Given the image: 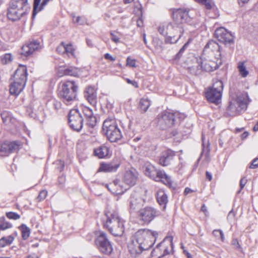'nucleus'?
<instances>
[{"label": "nucleus", "mask_w": 258, "mask_h": 258, "mask_svg": "<svg viewBox=\"0 0 258 258\" xmlns=\"http://www.w3.org/2000/svg\"><path fill=\"white\" fill-rule=\"evenodd\" d=\"M104 58L106 59L110 60L111 61H114L115 60V58L113 57L112 55H111L109 53H105L104 54Z\"/></svg>", "instance_id": "obj_60"}, {"label": "nucleus", "mask_w": 258, "mask_h": 258, "mask_svg": "<svg viewBox=\"0 0 258 258\" xmlns=\"http://www.w3.org/2000/svg\"><path fill=\"white\" fill-rule=\"evenodd\" d=\"M126 66L136 68V64L135 60L132 59L130 57H128L126 59Z\"/></svg>", "instance_id": "obj_51"}, {"label": "nucleus", "mask_w": 258, "mask_h": 258, "mask_svg": "<svg viewBox=\"0 0 258 258\" xmlns=\"http://www.w3.org/2000/svg\"><path fill=\"white\" fill-rule=\"evenodd\" d=\"M14 240V238L12 235L2 237L0 239V247H4L7 245H10Z\"/></svg>", "instance_id": "obj_34"}, {"label": "nucleus", "mask_w": 258, "mask_h": 258, "mask_svg": "<svg viewBox=\"0 0 258 258\" xmlns=\"http://www.w3.org/2000/svg\"><path fill=\"white\" fill-rule=\"evenodd\" d=\"M69 123L74 131L80 132L83 126V118L78 109L71 110L68 115Z\"/></svg>", "instance_id": "obj_13"}, {"label": "nucleus", "mask_w": 258, "mask_h": 258, "mask_svg": "<svg viewBox=\"0 0 258 258\" xmlns=\"http://www.w3.org/2000/svg\"><path fill=\"white\" fill-rule=\"evenodd\" d=\"M148 176L155 181H161L165 184L169 186H171L172 181L170 177L163 171L158 170L156 167Z\"/></svg>", "instance_id": "obj_20"}, {"label": "nucleus", "mask_w": 258, "mask_h": 258, "mask_svg": "<svg viewBox=\"0 0 258 258\" xmlns=\"http://www.w3.org/2000/svg\"><path fill=\"white\" fill-rule=\"evenodd\" d=\"M158 233L157 231L141 229L137 231L131 238L128 244L130 253L136 257L144 250L149 249L154 244Z\"/></svg>", "instance_id": "obj_1"}, {"label": "nucleus", "mask_w": 258, "mask_h": 258, "mask_svg": "<svg viewBox=\"0 0 258 258\" xmlns=\"http://www.w3.org/2000/svg\"><path fill=\"white\" fill-rule=\"evenodd\" d=\"M156 199L158 204L163 206V210H165L168 202V197L165 191L162 189L159 190L156 194Z\"/></svg>", "instance_id": "obj_28"}, {"label": "nucleus", "mask_w": 258, "mask_h": 258, "mask_svg": "<svg viewBox=\"0 0 258 258\" xmlns=\"http://www.w3.org/2000/svg\"><path fill=\"white\" fill-rule=\"evenodd\" d=\"M6 216L8 218L12 220H18L20 218V215L16 213L9 212L6 213Z\"/></svg>", "instance_id": "obj_45"}, {"label": "nucleus", "mask_w": 258, "mask_h": 258, "mask_svg": "<svg viewBox=\"0 0 258 258\" xmlns=\"http://www.w3.org/2000/svg\"><path fill=\"white\" fill-rule=\"evenodd\" d=\"M237 69L239 72V74L242 77L245 78L248 75V71L247 70L244 62H239L237 66Z\"/></svg>", "instance_id": "obj_33"}, {"label": "nucleus", "mask_w": 258, "mask_h": 258, "mask_svg": "<svg viewBox=\"0 0 258 258\" xmlns=\"http://www.w3.org/2000/svg\"><path fill=\"white\" fill-rule=\"evenodd\" d=\"M29 8L28 0H11L8 8V19L12 21L19 20Z\"/></svg>", "instance_id": "obj_8"}, {"label": "nucleus", "mask_w": 258, "mask_h": 258, "mask_svg": "<svg viewBox=\"0 0 258 258\" xmlns=\"http://www.w3.org/2000/svg\"><path fill=\"white\" fill-rule=\"evenodd\" d=\"M258 167V158H256L252 160L251 161L250 165L249 166V168L251 169H255Z\"/></svg>", "instance_id": "obj_53"}, {"label": "nucleus", "mask_w": 258, "mask_h": 258, "mask_svg": "<svg viewBox=\"0 0 258 258\" xmlns=\"http://www.w3.org/2000/svg\"><path fill=\"white\" fill-rule=\"evenodd\" d=\"M110 35H111V40L114 41L115 43L119 42V38L117 37L115 34H114L113 32H110Z\"/></svg>", "instance_id": "obj_59"}, {"label": "nucleus", "mask_w": 258, "mask_h": 258, "mask_svg": "<svg viewBox=\"0 0 258 258\" xmlns=\"http://www.w3.org/2000/svg\"><path fill=\"white\" fill-rule=\"evenodd\" d=\"M198 65L197 68L199 70V68L204 71L210 72L216 70L218 68V65L215 61L211 60H202V58L199 59L196 58Z\"/></svg>", "instance_id": "obj_22"}, {"label": "nucleus", "mask_w": 258, "mask_h": 258, "mask_svg": "<svg viewBox=\"0 0 258 258\" xmlns=\"http://www.w3.org/2000/svg\"><path fill=\"white\" fill-rule=\"evenodd\" d=\"M184 118V114L178 111L171 112L164 111L158 115L157 126L160 130H166L178 123Z\"/></svg>", "instance_id": "obj_5"}, {"label": "nucleus", "mask_w": 258, "mask_h": 258, "mask_svg": "<svg viewBox=\"0 0 258 258\" xmlns=\"http://www.w3.org/2000/svg\"><path fill=\"white\" fill-rule=\"evenodd\" d=\"M83 112L85 117L86 125L93 128L97 123L96 117L94 115L91 109L88 107L83 108Z\"/></svg>", "instance_id": "obj_24"}, {"label": "nucleus", "mask_w": 258, "mask_h": 258, "mask_svg": "<svg viewBox=\"0 0 258 258\" xmlns=\"http://www.w3.org/2000/svg\"><path fill=\"white\" fill-rule=\"evenodd\" d=\"M250 0H236L237 4L240 7H244L250 2Z\"/></svg>", "instance_id": "obj_54"}, {"label": "nucleus", "mask_w": 258, "mask_h": 258, "mask_svg": "<svg viewBox=\"0 0 258 258\" xmlns=\"http://www.w3.org/2000/svg\"><path fill=\"white\" fill-rule=\"evenodd\" d=\"M203 151L202 152L201 154L203 155L204 153L205 154V156H207L209 154V153L210 152V149H209V144H208L206 147H205L204 143H203Z\"/></svg>", "instance_id": "obj_55"}, {"label": "nucleus", "mask_w": 258, "mask_h": 258, "mask_svg": "<svg viewBox=\"0 0 258 258\" xmlns=\"http://www.w3.org/2000/svg\"><path fill=\"white\" fill-rule=\"evenodd\" d=\"M109 151V148L105 145H101L94 149V153L99 158H104L108 155Z\"/></svg>", "instance_id": "obj_29"}, {"label": "nucleus", "mask_w": 258, "mask_h": 258, "mask_svg": "<svg viewBox=\"0 0 258 258\" xmlns=\"http://www.w3.org/2000/svg\"><path fill=\"white\" fill-rule=\"evenodd\" d=\"M53 106L55 109L58 110L61 108L62 104L60 101L55 100L53 102Z\"/></svg>", "instance_id": "obj_58"}, {"label": "nucleus", "mask_w": 258, "mask_h": 258, "mask_svg": "<svg viewBox=\"0 0 258 258\" xmlns=\"http://www.w3.org/2000/svg\"><path fill=\"white\" fill-rule=\"evenodd\" d=\"M173 22L175 24H181L189 21L191 18L189 14V11L183 9H177L173 12Z\"/></svg>", "instance_id": "obj_18"}, {"label": "nucleus", "mask_w": 258, "mask_h": 258, "mask_svg": "<svg viewBox=\"0 0 258 258\" xmlns=\"http://www.w3.org/2000/svg\"><path fill=\"white\" fill-rule=\"evenodd\" d=\"M247 179L244 177H242L240 180V190L237 192L238 194L240 193L241 189H243V188L244 187L245 185L246 184L247 182Z\"/></svg>", "instance_id": "obj_52"}, {"label": "nucleus", "mask_w": 258, "mask_h": 258, "mask_svg": "<svg viewBox=\"0 0 258 258\" xmlns=\"http://www.w3.org/2000/svg\"><path fill=\"white\" fill-rule=\"evenodd\" d=\"M26 67L19 65L15 71L10 85V93L15 96H18L24 89L27 80Z\"/></svg>", "instance_id": "obj_2"}, {"label": "nucleus", "mask_w": 258, "mask_h": 258, "mask_svg": "<svg viewBox=\"0 0 258 258\" xmlns=\"http://www.w3.org/2000/svg\"><path fill=\"white\" fill-rule=\"evenodd\" d=\"M95 242L100 251L102 253L105 254H109L111 253L113 250L112 246L104 232H99Z\"/></svg>", "instance_id": "obj_14"}, {"label": "nucleus", "mask_w": 258, "mask_h": 258, "mask_svg": "<svg viewBox=\"0 0 258 258\" xmlns=\"http://www.w3.org/2000/svg\"><path fill=\"white\" fill-rule=\"evenodd\" d=\"M188 45V42H186L184 44V45L179 50V52L175 55L174 57V60H179L181 56L182 55V54L185 51V49H186L187 46Z\"/></svg>", "instance_id": "obj_42"}, {"label": "nucleus", "mask_w": 258, "mask_h": 258, "mask_svg": "<svg viewBox=\"0 0 258 258\" xmlns=\"http://www.w3.org/2000/svg\"><path fill=\"white\" fill-rule=\"evenodd\" d=\"M119 161H113L109 163H102L101 164L99 170L105 172H112L116 171L120 166Z\"/></svg>", "instance_id": "obj_27"}, {"label": "nucleus", "mask_w": 258, "mask_h": 258, "mask_svg": "<svg viewBox=\"0 0 258 258\" xmlns=\"http://www.w3.org/2000/svg\"><path fill=\"white\" fill-rule=\"evenodd\" d=\"M151 105V101L148 98H143L139 102V107L141 110L145 112Z\"/></svg>", "instance_id": "obj_32"}, {"label": "nucleus", "mask_w": 258, "mask_h": 258, "mask_svg": "<svg viewBox=\"0 0 258 258\" xmlns=\"http://www.w3.org/2000/svg\"><path fill=\"white\" fill-rule=\"evenodd\" d=\"M148 176L155 181H161L165 184L169 186H171L172 181L170 177L163 171L158 170L156 167Z\"/></svg>", "instance_id": "obj_19"}, {"label": "nucleus", "mask_w": 258, "mask_h": 258, "mask_svg": "<svg viewBox=\"0 0 258 258\" xmlns=\"http://www.w3.org/2000/svg\"><path fill=\"white\" fill-rule=\"evenodd\" d=\"M138 172L134 168L126 170L122 177V181L128 187L124 186L120 184V181L115 180L113 181V186H114V193L117 195L122 194L130 187L134 186L138 178Z\"/></svg>", "instance_id": "obj_7"}, {"label": "nucleus", "mask_w": 258, "mask_h": 258, "mask_svg": "<svg viewBox=\"0 0 258 258\" xmlns=\"http://www.w3.org/2000/svg\"><path fill=\"white\" fill-rule=\"evenodd\" d=\"M161 257H162V255L160 254V249L158 248H155L152 251L150 258Z\"/></svg>", "instance_id": "obj_44"}, {"label": "nucleus", "mask_w": 258, "mask_h": 258, "mask_svg": "<svg viewBox=\"0 0 258 258\" xmlns=\"http://www.w3.org/2000/svg\"><path fill=\"white\" fill-rule=\"evenodd\" d=\"M65 55L69 57H75V49L71 44L65 45Z\"/></svg>", "instance_id": "obj_37"}, {"label": "nucleus", "mask_w": 258, "mask_h": 258, "mask_svg": "<svg viewBox=\"0 0 258 258\" xmlns=\"http://www.w3.org/2000/svg\"><path fill=\"white\" fill-rule=\"evenodd\" d=\"M78 88L74 81L61 82L58 88V97L66 105H71L76 100Z\"/></svg>", "instance_id": "obj_3"}, {"label": "nucleus", "mask_w": 258, "mask_h": 258, "mask_svg": "<svg viewBox=\"0 0 258 258\" xmlns=\"http://www.w3.org/2000/svg\"><path fill=\"white\" fill-rule=\"evenodd\" d=\"M195 1L204 5L208 10H211L214 5L213 0H195Z\"/></svg>", "instance_id": "obj_41"}, {"label": "nucleus", "mask_w": 258, "mask_h": 258, "mask_svg": "<svg viewBox=\"0 0 258 258\" xmlns=\"http://www.w3.org/2000/svg\"><path fill=\"white\" fill-rule=\"evenodd\" d=\"M247 107L246 98L244 96H238L235 99L229 102L227 107V113L230 116H234Z\"/></svg>", "instance_id": "obj_11"}, {"label": "nucleus", "mask_w": 258, "mask_h": 258, "mask_svg": "<svg viewBox=\"0 0 258 258\" xmlns=\"http://www.w3.org/2000/svg\"><path fill=\"white\" fill-rule=\"evenodd\" d=\"M41 48L40 42L38 40H33L22 46L20 54L22 56L27 57Z\"/></svg>", "instance_id": "obj_16"}, {"label": "nucleus", "mask_w": 258, "mask_h": 258, "mask_svg": "<svg viewBox=\"0 0 258 258\" xmlns=\"http://www.w3.org/2000/svg\"><path fill=\"white\" fill-rule=\"evenodd\" d=\"M22 232V236L23 239H27L30 236V229L25 224H22L19 227Z\"/></svg>", "instance_id": "obj_35"}, {"label": "nucleus", "mask_w": 258, "mask_h": 258, "mask_svg": "<svg viewBox=\"0 0 258 258\" xmlns=\"http://www.w3.org/2000/svg\"><path fill=\"white\" fill-rule=\"evenodd\" d=\"M223 87V83L221 81H215L213 86L206 92L207 100L212 103H218L221 98Z\"/></svg>", "instance_id": "obj_10"}, {"label": "nucleus", "mask_w": 258, "mask_h": 258, "mask_svg": "<svg viewBox=\"0 0 258 258\" xmlns=\"http://www.w3.org/2000/svg\"><path fill=\"white\" fill-rule=\"evenodd\" d=\"M128 202L130 211L132 213L136 212L138 213L145 203L144 201L136 192L131 194Z\"/></svg>", "instance_id": "obj_17"}, {"label": "nucleus", "mask_w": 258, "mask_h": 258, "mask_svg": "<svg viewBox=\"0 0 258 258\" xmlns=\"http://www.w3.org/2000/svg\"><path fill=\"white\" fill-rule=\"evenodd\" d=\"M160 215V212L158 210L152 207L147 206L139 211L138 217L144 223L149 224Z\"/></svg>", "instance_id": "obj_12"}, {"label": "nucleus", "mask_w": 258, "mask_h": 258, "mask_svg": "<svg viewBox=\"0 0 258 258\" xmlns=\"http://www.w3.org/2000/svg\"><path fill=\"white\" fill-rule=\"evenodd\" d=\"M0 227L1 230H5L7 229L10 228L12 227V225L9 222L6 221L4 217L0 218Z\"/></svg>", "instance_id": "obj_40"}, {"label": "nucleus", "mask_w": 258, "mask_h": 258, "mask_svg": "<svg viewBox=\"0 0 258 258\" xmlns=\"http://www.w3.org/2000/svg\"><path fill=\"white\" fill-rule=\"evenodd\" d=\"M6 142L11 153L17 152L20 149L21 144L19 141H6Z\"/></svg>", "instance_id": "obj_31"}, {"label": "nucleus", "mask_w": 258, "mask_h": 258, "mask_svg": "<svg viewBox=\"0 0 258 258\" xmlns=\"http://www.w3.org/2000/svg\"><path fill=\"white\" fill-rule=\"evenodd\" d=\"M41 0H34V4H33V17H34L38 13V10L39 7V4Z\"/></svg>", "instance_id": "obj_46"}, {"label": "nucleus", "mask_w": 258, "mask_h": 258, "mask_svg": "<svg viewBox=\"0 0 258 258\" xmlns=\"http://www.w3.org/2000/svg\"><path fill=\"white\" fill-rule=\"evenodd\" d=\"M156 248L160 249V254L162 255V257L168 254L170 251L172 249L173 244L171 239L167 241L164 240L159 243Z\"/></svg>", "instance_id": "obj_25"}, {"label": "nucleus", "mask_w": 258, "mask_h": 258, "mask_svg": "<svg viewBox=\"0 0 258 258\" xmlns=\"http://www.w3.org/2000/svg\"><path fill=\"white\" fill-rule=\"evenodd\" d=\"M205 55H212L215 57L221 56L220 47L219 44L214 40H210L205 46L203 50Z\"/></svg>", "instance_id": "obj_21"}, {"label": "nucleus", "mask_w": 258, "mask_h": 258, "mask_svg": "<svg viewBox=\"0 0 258 258\" xmlns=\"http://www.w3.org/2000/svg\"><path fill=\"white\" fill-rule=\"evenodd\" d=\"M215 37L218 40L225 44L233 43L234 36L232 34L223 27L217 28L215 31Z\"/></svg>", "instance_id": "obj_15"}, {"label": "nucleus", "mask_w": 258, "mask_h": 258, "mask_svg": "<svg viewBox=\"0 0 258 258\" xmlns=\"http://www.w3.org/2000/svg\"><path fill=\"white\" fill-rule=\"evenodd\" d=\"M175 155V152L171 150L163 151L160 156L159 163L163 166L169 165Z\"/></svg>", "instance_id": "obj_23"}, {"label": "nucleus", "mask_w": 258, "mask_h": 258, "mask_svg": "<svg viewBox=\"0 0 258 258\" xmlns=\"http://www.w3.org/2000/svg\"><path fill=\"white\" fill-rule=\"evenodd\" d=\"M1 116L4 123H6L11 120L12 114L10 112L8 111H3L1 112Z\"/></svg>", "instance_id": "obj_39"}, {"label": "nucleus", "mask_w": 258, "mask_h": 258, "mask_svg": "<svg viewBox=\"0 0 258 258\" xmlns=\"http://www.w3.org/2000/svg\"><path fill=\"white\" fill-rule=\"evenodd\" d=\"M155 167L152 164H148L146 167V169L145 170V173L147 176H149V174L153 171V170L155 169Z\"/></svg>", "instance_id": "obj_49"}, {"label": "nucleus", "mask_w": 258, "mask_h": 258, "mask_svg": "<svg viewBox=\"0 0 258 258\" xmlns=\"http://www.w3.org/2000/svg\"><path fill=\"white\" fill-rule=\"evenodd\" d=\"M73 21L75 23H78L79 25H84L86 23L85 19L80 16L77 17L76 18L74 17Z\"/></svg>", "instance_id": "obj_47"}, {"label": "nucleus", "mask_w": 258, "mask_h": 258, "mask_svg": "<svg viewBox=\"0 0 258 258\" xmlns=\"http://www.w3.org/2000/svg\"><path fill=\"white\" fill-rule=\"evenodd\" d=\"M102 130L108 139L111 142H116L121 139L122 135L117 126L115 119L108 117L103 122Z\"/></svg>", "instance_id": "obj_9"}, {"label": "nucleus", "mask_w": 258, "mask_h": 258, "mask_svg": "<svg viewBox=\"0 0 258 258\" xmlns=\"http://www.w3.org/2000/svg\"><path fill=\"white\" fill-rule=\"evenodd\" d=\"M213 235L218 239H220L221 241L224 240V235L222 230H214L213 231Z\"/></svg>", "instance_id": "obj_43"}, {"label": "nucleus", "mask_w": 258, "mask_h": 258, "mask_svg": "<svg viewBox=\"0 0 258 258\" xmlns=\"http://www.w3.org/2000/svg\"><path fill=\"white\" fill-rule=\"evenodd\" d=\"M106 220L104 227L115 236L122 235L124 230V221L116 212H107L105 214Z\"/></svg>", "instance_id": "obj_6"}, {"label": "nucleus", "mask_w": 258, "mask_h": 258, "mask_svg": "<svg viewBox=\"0 0 258 258\" xmlns=\"http://www.w3.org/2000/svg\"><path fill=\"white\" fill-rule=\"evenodd\" d=\"M158 32L163 36H166V43H175L181 38L184 32L183 26L181 24H175L172 22L166 26L160 25Z\"/></svg>", "instance_id": "obj_4"}, {"label": "nucleus", "mask_w": 258, "mask_h": 258, "mask_svg": "<svg viewBox=\"0 0 258 258\" xmlns=\"http://www.w3.org/2000/svg\"><path fill=\"white\" fill-rule=\"evenodd\" d=\"M232 244L235 246V247L237 249L240 248V246L237 239H233L232 241Z\"/></svg>", "instance_id": "obj_61"}, {"label": "nucleus", "mask_w": 258, "mask_h": 258, "mask_svg": "<svg viewBox=\"0 0 258 258\" xmlns=\"http://www.w3.org/2000/svg\"><path fill=\"white\" fill-rule=\"evenodd\" d=\"M84 97L92 105H94L97 102L96 92L94 88L88 87L84 91Z\"/></svg>", "instance_id": "obj_26"}, {"label": "nucleus", "mask_w": 258, "mask_h": 258, "mask_svg": "<svg viewBox=\"0 0 258 258\" xmlns=\"http://www.w3.org/2000/svg\"><path fill=\"white\" fill-rule=\"evenodd\" d=\"M58 74L60 77L63 75L76 76L77 75V69L72 67L61 66L58 69Z\"/></svg>", "instance_id": "obj_30"}, {"label": "nucleus", "mask_w": 258, "mask_h": 258, "mask_svg": "<svg viewBox=\"0 0 258 258\" xmlns=\"http://www.w3.org/2000/svg\"><path fill=\"white\" fill-rule=\"evenodd\" d=\"M126 81L128 84H131L133 86H134L135 88H139L138 83L137 81L135 80H131L128 78L126 79Z\"/></svg>", "instance_id": "obj_56"}, {"label": "nucleus", "mask_w": 258, "mask_h": 258, "mask_svg": "<svg viewBox=\"0 0 258 258\" xmlns=\"http://www.w3.org/2000/svg\"><path fill=\"white\" fill-rule=\"evenodd\" d=\"M50 1V0H43L40 6L38 8V12L42 10L44 7L47 5Z\"/></svg>", "instance_id": "obj_57"}, {"label": "nucleus", "mask_w": 258, "mask_h": 258, "mask_svg": "<svg viewBox=\"0 0 258 258\" xmlns=\"http://www.w3.org/2000/svg\"><path fill=\"white\" fill-rule=\"evenodd\" d=\"M235 216L234 213L232 210L229 212L227 216V219L228 220L232 219Z\"/></svg>", "instance_id": "obj_63"}, {"label": "nucleus", "mask_w": 258, "mask_h": 258, "mask_svg": "<svg viewBox=\"0 0 258 258\" xmlns=\"http://www.w3.org/2000/svg\"><path fill=\"white\" fill-rule=\"evenodd\" d=\"M56 51L63 55H65V44L64 42H61L56 48Z\"/></svg>", "instance_id": "obj_48"}, {"label": "nucleus", "mask_w": 258, "mask_h": 258, "mask_svg": "<svg viewBox=\"0 0 258 258\" xmlns=\"http://www.w3.org/2000/svg\"><path fill=\"white\" fill-rule=\"evenodd\" d=\"M13 59V56L11 53H6L1 56V62L3 64L10 63Z\"/></svg>", "instance_id": "obj_38"}, {"label": "nucleus", "mask_w": 258, "mask_h": 258, "mask_svg": "<svg viewBox=\"0 0 258 258\" xmlns=\"http://www.w3.org/2000/svg\"><path fill=\"white\" fill-rule=\"evenodd\" d=\"M47 195V191L45 190H42L40 192L37 197L39 201H41L45 199Z\"/></svg>", "instance_id": "obj_50"}, {"label": "nucleus", "mask_w": 258, "mask_h": 258, "mask_svg": "<svg viewBox=\"0 0 258 258\" xmlns=\"http://www.w3.org/2000/svg\"><path fill=\"white\" fill-rule=\"evenodd\" d=\"M0 153L1 155L3 156H8L11 153L9 150V146L7 145L6 142L2 144L0 149Z\"/></svg>", "instance_id": "obj_36"}, {"label": "nucleus", "mask_w": 258, "mask_h": 258, "mask_svg": "<svg viewBox=\"0 0 258 258\" xmlns=\"http://www.w3.org/2000/svg\"><path fill=\"white\" fill-rule=\"evenodd\" d=\"M206 178L209 181H211L212 179V174L208 171H207L206 172Z\"/></svg>", "instance_id": "obj_64"}, {"label": "nucleus", "mask_w": 258, "mask_h": 258, "mask_svg": "<svg viewBox=\"0 0 258 258\" xmlns=\"http://www.w3.org/2000/svg\"><path fill=\"white\" fill-rule=\"evenodd\" d=\"M66 181V177L65 176L61 175L58 178V181L59 184H63Z\"/></svg>", "instance_id": "obj_62"}]
</instances>
